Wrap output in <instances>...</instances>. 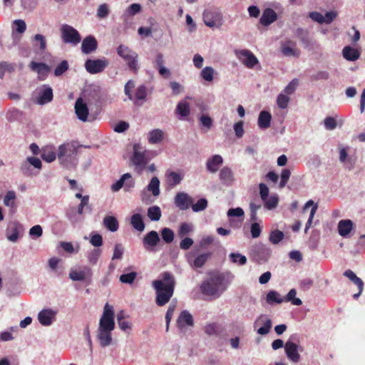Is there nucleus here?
Wrapping results in <instances>:
<instances>
[{"mask_svg": "<svg viewBox=\"0 0 365 365\" xmlns=\"http://www.w3.org/2000/svg\"><path fill=\"white\" fill-rule=\"evenodd\" d=\"M296 294L297 291L295 289H290L286 297L284 298V302H291L292 304L296 306L302 305V301L299 298H297Z\"/></svg>", "mask_w": 365, "mask_h": 365, "instance_id": "obj_47", "label": "nucleus"}, {"mask_svg": "<svg viewBox=\"0 0 365 365\" xmlns=\"http://www.w3.org/2000/svg\"><path fill=\"white\" fill-rule=\"evenodd\" d=\"M207 207V200L205 198H201L195 204H192L193 212H198L206 209Z\"/></svg>", "mask_w": 365, "mask_h": 365, "instance_id": "obj_57", "label": "nucleus"}, {"mask_svg": "<svg viewBox=\"0 0 365 365\" xmlns=\"http://www.w3.org/2000/svg\"><path fill=\"white\" fill-rule=\"evenodd\" d=\"M77 145L75 143H66L61 145L58 150V159L63 165H68V163H75L77 155Z\"/></svg>", "mask_w": 365, "mask_h": 365, "instance_id": "obj_3", "label": "nucleus"}, {"mask_svg": "<svg viewBox=\"0 0 365 365\" xmlns=\"http://www.w3.org/2000/svg\"><path fill=\"white\" fill-rule=\"evenodd\" d=\"M291 175V172L289 169H283L280 175V182L279 185V188L285 187Z\"/></svg>", "mask_w": 365, "mask_h": 365, "instance_id": "obj_61", "label": "nucleus"}, {"mask_svg": "<svg viewBox=\"0 0 365 365\" xmlns=\"http://www.w3.org/2000/svg\"><path fill=\"white\" fill-rule=\"evenodd\" d=\"M166 178L169 186L173 187L181 182L183 175L175 171H170L166 174Z\"/></svg>", "mask_w": 365, "mask_h": 365, "instance_id": "obj_38", "label": "nucleus"}, {"mask_svg": "<svg viewBox=\"0 0 365 365\" xmlns=\"http://www.w3.org/2000/svg\"><path fill=\"white\" fill-rule=\"evenodd\" d=\"M148 191L151 192L154 196L160 194V180L157 177H153L147 186Z\"/></svg>", "mask_w": 365, "mask_h": 365, "instance_id": "obj_45", "label": "nucleus"}, {"mask_svg": "<svg viewBox=\"0 0 365 365\" xmlns=\"http://www.w3.org/2000/svg\"><path fill=\"white\" fill-rule=\"evenodd\" d=\"M161 236L165 242L169 244L174 240L173 231L168 227H165L161 230Z\"/></svg>", "mask_w": 365, "mask_h": 365, "instance_id": "obj_53", "label": "nucleus"}, {"mask_svg": "<svg viewBox=\"0 0 365 365\" xmlns=\"http://www.w3.org/2000/svg\"><path fill=\"white\" fill-rule=\"evenodd\" d=\"M56 312L51 309H43L38 314V319L43 326L51 325L55 319Z\"/></svg>", "mask_w": 365, "mask_h": 365, "instance_id": "obj_23", "label": "nucleus"}, {"mask_svg": "<svg viewBox=\"0 0 365 365\" xmlns=\"http://www.w3.org/2000/svg\"><path fill=\"white\" fill-rule=\"evenodd\" d=\"M61 34L62 40L65 43L76 46L81 42V37L78 31L73 26L68 24H63L61 26Z\"/></svg>", "mask_w": 365, "mask_h": 365, "instance_id": "obj_9", "label": "nucleus"}, {"mask_svg": "<svg viewBox=\"0 0 365 365\" xmlns=\"http://www.w3.org/2000/svg\"><path fill=\"white\" fill-rule=\"evenodd\" d=\"M271 253V249L262 243L256 244L250 249L251 257L259 264L267 262L270 257Z\"/></svg>", "mask_w": 365, "mask_h": 365, "instance_id": "obj_8", "label": "nucleus"}, {"mask_svg": "<svg viewBox=\"0 0 365 365\" xmlns=\"http://www.w3.org/2000/svg\"><path fill=\"white\" fill-rule=\"evenodd\" d=\"M349 147L339 148V161L344 163L346 168L351 170L354 168L355 165V159L348 155Z\"/></svg>", "mask_w": 365, "mask_h": 365, "instance_id": "obj_26", "label": "nucleus"}, {"mask_svg": "<svg viewBox=\"0 0 365 365\" xmlns=\"http://www.w3.org/2000/svg\"><path fill=\"white\" fill-rule=\"evenodd\" d=\"M132 226L138 231L142 232L145 229V224L143 222L141 215L134 214L130 219Z\"/></svg>", "mask_w": 365, "mask_h": 365, "instance_id": "obj_42", "label": "nucleus"}, {"mask_svg": "<svg viewBox=\"0 0 365 365\" xmlns=\"http://www.w3.org/2000/svg\"><path fill=\"white\" fill-rule=\"evenodd\" d=\"M289 101L290 98L287 95L281 93L277 96V104L279 108L284 109L287 108Z\"/></svg>", "mask_w": 365, "mask_h": 365, "instance_id": "obj_52", "label": "nucleus"}, {"mask_svg": "<svg viewBox=\"0 0 365 365\" xmlns=\"http://www.w3.org/2000/svg\"><path fill=\"white\" fill-rule=\"evenodd\" d=\"M41 156L43 160L51 163L56 159V154L51 148H45L42 150Z\"/></svg>", "mask_w": 365, "mask_h": 365, "instance_id": "obj_48", "label": "nucleus"}, {"mask_svg": "<svg viewBox=\"0 0 365 365\" xmlns=\"http://www.w3.org/2000/svg\"><path fill=\"white\" fill-rule=\"evenodd\" d=\"M277 14L271 8H266L263 10L259 19V24L264 26H269L277 20Z\"/></svg>", "mask_w": 365, "mask_h": 365, "instance_id": "obj_22", "label": "nucleus"}, {"mask_svg": "<svg viewBox=\"0 0 365 365\" xmlns=\"http://www.w3.org/2000/svg\"><path fill=\"white\" fill-rule=\"evenodd\" d=\"M93 272L88 266L83 267L80 270H71L69 278L73 281L85 282L91 284Z\"/></svg>", "mask_w": 365, "mask_h": 365, "instance_id": "obj_12", "label": "nucleus"}, {"mask_svg": "<svg viewBox=\"0 0 365 365\" xmlns=\"http://www.w3.org/2000/svg\"><path fill=\"white\" fill-rule=\"evenodd\" d=\"M222 163V158L220 155H215L207 160L206 163L207 170L212 173H215L218 170Z\"/></svg>", "mask_w": 365, "mask_h": 365, "instance_id": "obj_30", "label": "nucleus"}, {"mask_svg": "<svg viewBox=\"0 0 365 365\" xmlns=\"http://www.w3.org/2000/svg\"><path fill=\"white\" fill-rule=\"evenodd\" d=\"M13 25L15 26V28H13L12 36L14 38V43L16 44L20 40L21 37H16L15 36V32L21 34L24 33L26 29V24L24 20L16 19L13 21Z\"/></svg>", "mask_w": 365, "mask_h": 365, "instance_id": "obj_34", "label": "nucleus"}, {"mask_svg": "<svg viewBox=\"0 0 365 365\" xmlns=\"http://www.w3.org/2000/svg\"><path fill=\"white\" fill-rule=\"evenodd\" d=\"M140 145L135 144L133 146V154L130 158L135 167V171L141 175L148 163L149 159L147 157V151H141Z\"/></svg>", "mask_w": 365, "mask_h": 365, "instance_id": "obj_5", "label": "nucleus"}, {"mask_svg": "<svg viewBox=\"0 0 365 365\" xmlns=\"http://www.w3.org/2000/svg\"><path fill=\"white\" fill-rule=\"evenodd\" d=\"M16 193L13 190L8 191L4 198V204L7 207H13L14 206V200Z\"/></svg>", "mask_w": 365, "mask_h": 365, "instance_id": "obj_58", "label": "nucleus"}, {"mask_svg": "<svg viewBox=\"0 0 365 365\" xmlns=\"http://www.w3.org/2000/svg\"><path fill=\"white\" fill-rule=\"evenodd\" d=\"M194 320L192 314L187 310H183L180 312L178 319L177 326L182 329L185 327H192Z\"/></svg>", "mask_w": 365, "mask_h": 365, "instance_id": "obj_24", "label": "nucleus"}, {"mask_svg": "<svg viewBox=\"0 0 365 365\" xmlns=\"http://www.w3.org/2000/svg\"><path fill=\"white\" fill-rule=\"evenodd\" d=\"M36 101L35 102L38 105H45L52 101L53 98V89L52 88L47 85L43 84L39 87H38L36 91Z\"/></svg>", "mask_w": 365, "mask_h": 365, "instance_id": "obj_10", "label": "nucleus"}, {"mask_svg": "<svg viewBox=\"0 0 365 365\" xmlns=\"http://www.w3.org/2000/svg\"><path fill=\"white\" fill-rule=\"evenodd\" d=\"M299 350L302 351V349L291 340H288L284 345V351L287 358L294 363L300 361L301 356Z\"/></svg>", "mask_w": 365, "mask_h": 365, "instance_id": "obj_17", "label": "nucleus"}, {"mask_svg": "<svg viewBox=\"0 0 365 365\" xmlns=\"http://www.w3.org/2000/svg\"><path fill=\"white\" fill-rule=\"evenodd\" d=\"M23 231V226L17 222H11L7 228V238L11 242H16L20 233Z\"/></svg>", "mask_w": 365, "mask_h": 365, "instance_id": "obj_25", "label": "nucleus"}, {"mask_svg": "<svg viewBox=\"0 0 365 365\" xmlns=\"http://www.w3.org/2000/svg\"><path fill=\"white\" fill-rule=\"evenodd\" d=\"M101 255V250L100 249H93L88 255V262L92 265H95Z\"/></svg>", "mask_w": 365, "mask_h": 365, "instance_id": "obj_55", "label": "nucleus"}, {"mask_svg": "<svg viewBox=\"0 0 365 365\" xmlns=\"http://www.w3.org/2000/svg\"><path fill=\"white\" fill-rule=\"evenodd\" d=\"M97 46L98 43L96 39L92 36H88L83 40L81 50L83 53L88 54L95 51Z\"/></svg>", "mask_w": 365, "mask_h": 365, "instance_id": "obj_27", "label": "nucleus"}, {"mask_svg": "<svg viewBox=\"0 0 365 365\" xmlns=\"http://www.w3.org/2000/svg\"><path fill=\"white\" fill-rule=\"evenodd\" d=\"M200 124L204 127L206 129V131L209 130L211 129L212 126V119L207 115H202L200 117Z\"/></svg>", "mask_w": 365, "mask_h": 365, "instance_id": "obj_63", "label": "nucleus"}, {"mask_svg": "<svg viewBox=\"0 0 365 365\" xmlns=\"http://www.w3.org/2000/svg\"><path fill=\"white\" fill-rule=\"evenodd\" d=\"M160 276L162 279L154 280L152 283L156 292V304L160 307L170 301L175 286V277L170 272H165Z\"/></svg>", "mask_w": 365, "mask_h": 365, "instance_id": "obj_2", "label": "nucleus"}, {"mask_svg": "<svg viewBox=\"0 0 365 365\" xmlns=\"http://www.w3.org/2000/svg\"><path fill=\"white\" fill-rule=\"evenodd\" d=\"M176 112L181 117H187L190 113V104L186 101L179 102L176 107Z\"/></svg>", "mask_w": 365, "mask_h": 365, "instance_id": "obj_43", "label": "nucleus"}, {"mask_svg": "<svg viewBox=\"0 0 365 365\" xmlns=\"http://www.w3.org/2000/svg\"><path fill=\"white\" fill-rule=\"evenodd\" d=\"M160 242V238L156 231L148 232L143 239V244L147 251H155V247Z\"/></svg>", "mask_w": 365, "mask_h": 365, "instance_id": "obj_18", "label": "nucleus"}, {"mask_svg": "<svg viewBox=\"0 0 365 365\" xmlns=\"http://www.w3.org/2000/svg\"><path fill=\"white\" fill-rule=\"evenodd\" d=\"M343 57L349 61H355L360 57V52L358 49L350 46H345L342 50Z\"/></svg>", "mask_w": 365, "mask_h": 365, "instance_id": "obj_33", "label": "nucleus"}, {"mask_svg": "<svg viewBox=\"0 0 365 365\" xmlns=\"http://www.w3.org/2000/svg\"><path fill=\"white\" fill-rule=\"evenodd\" d=\"M264 207L267 210H272L275 208L279 202V198L277 195L271 196L269 198L267 197V199L264 201Z\"/></svg>", "mask_w": 365, "mask_h": 365, "instance_id": "obj_62", "label": "nucleus"}, {"mask_svg": "<svg viewBox=\"0 0 365 365\" xmlns=\"http://www.w3.org/2000/svg\"><path fill=\"white\" fill-rule=\"evenodd\" d=\"M137 277L135 272H132L128 274H123L120 276V281L123 284H132Z\"/></svg>", "mask_w": 365, "mask_h": 365, "instance_id": "obj_59", "label": "nucleus"}, {"mask_svg": "<svg viewBox=\"0 0 365 365\" xmlns=\"http://www.w3.org/2000/svg\"><path fill=\"white\" fill-rule=\"evenodd\" d=\"M215 70L211 66L205 67L200 72V76L206 81H213Z\"/></svg>", "mask_w": 365, "mask_h": 365, "instance_id": "obj_51", "label": "nucleus"}, {"mask_svg": "<svg viewBox=\"0 0 365 365\" xmlns=\"http://www.w3.org/2000/svg\"><path fill=\"white\" fill-rule=\"evenodd\" d=\"M164 132L160 129H153L148 134V140L150 144H158L163 141Z\"/></svg>", "mask_w": 365, "mask_h": 365, "instance_id": "obj_37", "label": "nucleus"}, {"mask_svg": "<svg viewBox=\"0 0 365 365\" xmlns=\"http://www.w3.org/2000/svg\"><path fill=\"white\" fill-rule=\"evenodd\" d=\"M261 203H257L255 202H252L250 204V220L252 221H257V211L261 208Z\"/></svg>", "mask_w": 365, "mask_h": 365, "instance_id": "obj_56", "label": "nucleus"}, {"mask_svg": "<svg viewBox=\"0 0 365 365\" xmlns=\"http://www.w3.org/2000/svg\"><path fill=\"white\" fill-rule=\"evenodd\" d=\"M254 327H259L257 330V334L265 335L268 334L272 327V321L265 314H262L255 320Z\"/></svg>", "mask_w": 365, "mask_h": 365, "instance_id": "obj_16", "label": "nucleus"}, {"mask_svg": "<svg viewBox=\"0 0 365 365\" xmlns=\"http://www.w3.org/2000/svg\"><path fill=\"white\" fill-rule=\"evenodd\" d=\"M344 275L349 278L354 284H355L360 291L364 289V282L362 279L358 277L356 274L351 269H347L344 272Z\"/></svg>", "mask_w": 365, "mask_h": 365, "instance_id": "obj_40", "label": "nucleus"}, {"mask_svg": "<svg viewBox=\"0 0 365 365\" xmlns=\"http://www.w3.org/2000/svg\"><path fill=\"white\" fill-rule=\"evenodd\" d=\"M148 217L152 221H158L161 217L160 208L157 205H153L148 209Z\"/></svg>", "mask_w": 365, "mask_h": 365, "instance_id": "obj_46", "label": "nucleus"}, {"mask_svg": "<svg viewBox=\"0 0 365 365\" xmlns=\"http://www.w3.org/2000/svg\"><path fill=\"white\" fill-rule=\"evenodd\" d=\"M148 88L145 85L142 84L139 86L135 91L134 96V103L137 106H142L143 102L147 99Z\"/></svg>", "mask_w": 365, "mask_h": 365, "instance_id": "obj_29", "label": "nucleus"}, {"mask_svg": "<svg viewBox=\"0 0 365 365\" xmlns=\"http://www.w3.org/2000/svg\"><path fill=\"white\" fill-rule=\"evenodd\" d=\"M108 66V61L103 58L101 59H88L85 63L86 71L91 74L102 72Z\"/></svg>", "mask_w": 365, "mask_h": 365, "instance_id": "obj_14", "label": "nucleus"}, {"mask_svg": "<svg viewBox=\"0 0 365 365\" xmlns=\"http://www.w3.org/2000/svg\"><path fill=\"white\" fill-rule=\"evenodd\" d=\"M117 53L127 62L129 69L134 73H137L139 69L138 53L124 45H120L118 47Z\"/></svg>", "mask_w": 365, "mask_h": 365, "instance_id": "obj_4", "label": "nucleus"}, {"mask_svg": "<svg viewBox=\"0 0 365 365\" xmlns=\"http://www.w3.org/2000/svg\"><path fill=\"white\" fill-rule=\"evenodd\" d=\"M20 170L21 173L25 176L29 177L36 175L31 168V165L28 163L26 160L21 163Z\"/></svg>", "mask_w": 365, "mask_h": 365, "instance_id": "obj_54", "label": "nucleus"}, {"mask_svg": "<svg viewBox=\"0 0 365 365\" xmlns=\"http://www.w3.org/2000/svg\"><path fill=\"white\" fill-rule=\"evenodd\" d=\"M74 108L78 118L83 122H86L88 120V108L82 98H78L76 100Z\"/></svg>", "mask_w": 365, "mask_h": 365, "instance_id": "obj_21", "label": "nucleus"}, {"mask_svg": "<svg viewBox=\"0 0 365 365\" xmlns=\"http://www.w3.org/2000/svg\"><path fill=\"white\" fill-rule=\"evenodd\" d=\"M115 328L114 311L113 306L106 303L103 314L100 319L98 329L104 331H113Z\"/></svg>", "mask_w": 365, "mask_h": 365, "instance_id": "obj_7", "label": "nucleus"}, {"mask_svg": "<svg viewBox=\"0 0 365 365\" xmlns=\"http://www.w3.org/2000/svg\"><path fill=\"white\" fill-rule=\"evenodd\" d=\"M219 178L222 183L226 186L231 185L235 180L234 173L228 167H224L220 170Z\"/></svg>", "mask_w": 365, "mask_h": 365, "instance_id": "obj_28", "label": "nucleus"}, {"mask_svg": "<svg viewBox=\"0 0 365 365\" xmlns=\"http://www.w3.org/2000/svg\"><path fill=\"white\" fill-rule=\"evenodd\" d=\"M230 258L233 263H238L239 265H244L247 262V257L240 253H231Z\"/></svg>", "mask_w": 365, "mask_h": 365, "instance_id": "obj_60", "label": "nucleus"}, {"mask_svg": "<svg viewBox=\"0 0 365 365\" xmlns=\"http://www.w3.org/2000/svg\"><path fill=\"white\" fill-rule=\"evenodd\" d=\"M134 185L135 182L131 175L130 173H125L121 176L120 180L112 185L111 189L113 192H117L120 190V188L123 187L125 191H129L134 187Z\"/></svg>", "mask_w": 365, "mask_h": 365, "instance_id": "obj_15", "label": "nucleus"}, {"mask_svg": "<svg viewBox=\"0 0 365 365\" xmlns=\"http://www.w3.org/2000/svg\"><path fill=\"white\" fill-rule=\"evenodd\" d=\"M111 331H104L101 329H98L97 337L101 346L106 347L110 344L112 341Z\"/></svg>", "mask_w": 365, "mask_h": 365, "instance_id": "obj_36", "label": "nucleus"}, {"mask_svg": "<svg viewBox=\"0 0 365 365\" xmlns=\"http://www.w3.org/2000/svg\"><path fill=\"white\" fill-rule=\"evenodd\" d=\"M30 68L32 71H36L38 74H44L49 71V68L46 64L35 61L31 62Z\"/></svg>", "mask_w": 365, "mask_h": 365, "instance_id": "obj_49", "label": "nucleus"}, {"mask_svg": "<svg viewBox=\"0 0 365 365\" xmlns=\"http://www.w3.org/2000/svg\"><path fill=\"white\" fill-rule=\"evenodd\" d=\"M284 237L283 232L275 230L270 232L269 240L273 245H277L283 240Z\"/></svg>", "mask_w": 365, "mask_h": 365, "instance_id": "obj_50", "label": "nucleus"}, {"mask_svg": "<svg viewBox=\"0 0 365 365\" xmlns=\"http://www.w3.org/2000/svg\"><path fill=\"white\" fill-rule=\"evenodd\" d=\"M208 274L209 277L200 285L201 292L214 299L218 298L226 290L229 282L223 272L212 271Z\"/></svg>", "mask_w": 365, "mask_h": 365, "instance_id": "obj_1", "label": "nucleus"}, {"mask_svg": "<svg viewBox=\"0 0 365 365\" xmlns=\"http://www.w3.org/2000/svg\"><path fill=\"white\" fill-rule=\"evenodd\" d=\"M280 50L284 56L299 57L301 52L296 48V43L292 40H287L281 43Z\"/></svg>", "mask_w": 365, "mask_h": 365, "instance_id": "obj_19", "label": "nucleus"}, {"mask_svg": "<svg viewBox=\"0 0 365 365\" xmlns=\"http://www.w3.org/2000/svg\"><path fill=\"white\" fill-rule=\"evenodd\" d=\"M193 202L192 197L184 192H178L174 199V203L180 210L189 208Z\"/></svg>", "mask_w": 365, "mask_h": 365, "instance_id": "obj_20", "label": "nucleus"}, {"mask_svg": "<svg viewBox=\"0 0 365 365\" xmlns=\"http://www.w3.org/2000/svg\"><path fill=\"white\" fill-rule=\"evenodd\" d=\"M235 55L237 58L248 68H252L259 63L257 57L249 50H236Z\"/></svg>", "mask_w": 365, "mask_h": 365, "instance_id": "obj_13", "label": "nucleus"}, {"mask_svg": "<svg viewBox=\"0 0 365 365\" xmlns=\"http://www.w3.org/2000/svg\"><path fill=\"white\" fill-rule=\"evenodd\" d=\"M266 300L269 304L273 303L281 304L284 302V298L277 291L272 290L267 293Z\"/></svg>", "mask_w": 365, "mask_h": 365, "instance_id": "obj_44", "label": "nucleus"}, {"mask_svg": "<svg viewBox=\"0 0 365 365\" xmlns=\"http://www.w3.org/2000/svg\"><path fill=\"white\" fill-rule=\"evenodd\" d=\"M204 331L209 336H218L222 332L221 326L215 322L210 323L205 326Z\"/></svg>", "mask_w": 365, "mask_h": 365, "instance_id": "obj_41", "label": "nucleus"}, {"mask_svg": "<svg viewBox=\"0 0 365 365\" xmlns=\"http://www.w3.org/2000/svg\"><path fill=\"white\" fill-rule=\"evenodd\" d=\"M272 115L268 111L262 110L259 113L257 124L262 130L267 129L270 126Z\"/></svg>", "mask_w": 365, "mask_h": 365, "instance_id": "obj_35", "label": "nucleus"}, {"mask_svg": "<svg viewBox=\"0 0 365 365\" xmlns=\"http://www.w3.org/2000/svg\"><path fill=\"white\" fill-rule=\"evenodd\" d=\"M202 17L205 24L210 28L219 29L222 25V14L217 9H206L203 12Z\"/></svg>", "mask_w": 365, "mask_h": 365, "instance_id": "obj_6", "label": "nucleus"}, {"mask_svg": "<svg viewBox=\"0 0 365 365\" xmlns=\"http://www.w3.org/2000/svg\"><path fill=\"white\" fill-rule=\"evenodd\" d=\"M142 11V6L138 3L130 5L121 16L125 28L128 29L133 23V16Z\"/></svg>", "mask_w": 365, "mask_h": 365, "instance_id": "obj_11", "label": "nucleus"}, {"mask_svg": "<svg viewBox=\"0 0 365 365\" xmlns=\"http://www.w3.org/2000/svg\"><path fill=\"white\" fill-rule=\"evenodd\" d=\"M68 69V61L64 60L62 61L55 68L54 75L56 76H59L62 75L65 71Z\"/></svg>", "mask_w": 365, "mask_h": 365, "instance_id": "obj_64", "label": "nucleus"}, {"mask_svg": "<svg viewBox=\"0 0 365 365\" xmlns=\"http://www.w3.org/2000/svg\"><path fill=\"white\" fill-rule=\"evenodd\" d=\"M103 224L110 232L117 231L119 227L117 219L113 216H106Z\"/></svg>", "mask_w": 365, "mask_h": 365, "instance_id": "obj_39", "label": "nucleus"}, {"mask_svg": "<svg viewBox=\"0 0 365 365\" xmlns=\"http://www.w3.org/2000/svg\"><path fill=\"white\" fill-rule=\"evenodd\" d=\"M353 222L351 220H341L338 223L339 234L346 237L353 229Z\"/></svg>", "mask_w": 365, "mask_h": 365, "instance_id": "obj_32", "label": "nucleus"}, {"mask_svg": "<svg viewBox=\"0 0 365 365\" xmlns=\"http://www.w3.org/2000/svg\"><path fill=\"white\" fill-rule=\"evenodd\" d=\"M211 255V253H203L197 256L195 259H192L191 257H188V262L192 267L201 268L202 267L206 262L208 260Z\"/></svg>", "mask_w": 365, "mask_h": 365, "instance_id": "obj_31", "label": "nucleus"}]
</instances>
